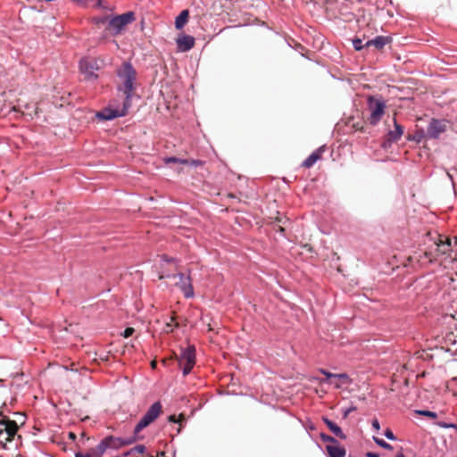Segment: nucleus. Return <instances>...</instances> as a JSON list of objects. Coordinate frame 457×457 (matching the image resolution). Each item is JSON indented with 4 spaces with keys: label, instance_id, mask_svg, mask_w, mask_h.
Wrapping results in <instances>:
<instances>
[{
    "label": "nucleus",
    "instance_id": "nucleus-32",
    "mask_svg": "<svg viewBox=\"0 0 457 457\" xmlns=\"http://www.w3.org/2000/svg\"><path fill=\"white\" fill-rule=\"evenodd\" d=\"M385 436L386 438L390 439V440H395V436L393 433V431L389 428H387L386 431H385Z\"/></svg>",
    "mask_w": 457,
    "mask_h": 457
},
{
    "label": "nucleus",
    "instance_id": "nucleus-51",
    "mask_svg": "<svg viewBox=\"0 0 457 457\" xmlns=\"http://www.w3.org/2000/svg\"><path fill=\"white\" fill-rule=\"evenodd\" d=\"M2 320V319L0 318V320Z\"/></svg>",
    "mask_w": 457,
    "mask_h": 457
},
{
    "label": "nucleus",
    "instance_id": "nucleus-17",
    "mask_svg": "<svg viewBox=\"0 0 457 457\" xmlns=\"http://www.w3.org/2000/svg\"><path fill=\"white\" fill-rule=\"evenodd\" d=\"M326 450L329 457H345V449L339 446V443L337 445H328Z\"/></svg>",
    "mask_w": 457,
    "mask_h": 457
},
{
    "label": "nucleus",
    "instance_id": "nucleus-37",
    "mask_svg": "<svg viewBox=\"0 0 457 457\" xmlns=\"http://www.w3.org/2000/svg\"><path fill=\"white\" fill-rule=\"evenodd\" d=\"M438 425L442 428H456L455 425L453 424H448V423H445V422H441V423H438Z\"/></svg>",
    "mask_w": 457,
    "mask_h": 457
},
{
    "label": "nucleus",
    "instance_id": "nucleus-16",
    "mask_svg": "<svg viewBox=\"0 0 457 457\" xmlns=\"http://www.w3.org/2000/svg\"><path fill=\"white\" fill-rule=\"evenodd\" d=\"M389 42H390L389 37L378 36V37H376L374 39L366 41L365 46H366V47L375 46L378 50H381Z\"/></svg>",
    "mask_w": 457,
    "mask_h": 457
},
{
    "label": "nucleus",
    "instance_id": "nucleus-4",
    "mask_svg": "<svg viewBox=\"0 0 457 457\" xmlns=\"http://www.w3.org/2000/svg\"><path fill=\"white\" fill-rule=\"evenodd\" d=\"M162 404L160 402H155L153 403L146 413L141 418L138 423L136 425L134 432L135 434H138L141 430L149 426L152 422H154L162 413Z\"/></svg>",
    "mask_w": 457,
    "mask_h": 457
},
{
    "label": "nucleus",
    "instance_id": "nucleus-35",
    "mask_svg": "<svg viewBox=\"0 0 457 457\" xmlns=\"http://www.w3.org/2000/svg\"><path fill=\"white\" fill-rule=\"evenodd\" d=\"M320 373H322L323 375H325L327 377V378H336V374H333V373H330L325 370H320Z\"/></svg>",
    "mask_w": 457,
    "mask_h": 457
},
{
    "label": "nucleus",
    "instance_id": "nucleus-30",
    "mask_svg": "<svg viewBox=\"0 0 457 457\" xmlns=\"http://www.w3.org/2000/svg\"><path fill=\"white\" fill-rule=\"evenodd\" d=\"M134 451L137 453L144 455L145 453L146 448L145 446L139 445L135 446Z\"/></svg>",
    "mask_w": 457,
    "mask_h": 457
},
{
    "label": "nucleus",
    "instance_id": "nucleus-38",
    "mask_svg": "<svg viewBox=\"0 0 457 457\" xmlns=\"http://www.w3.org/2000/svg\"><path fill=\"white\" fill-rule=\"evenodd\" d=\"M356 408L355 407H350L348 408L345 413H344V417L346 418L352 411H355Z\"/></svg>",
    "mask_w": 457,
    "mask_h": 457
},
{
    "label": "nucleus",
    "instance_id": "nucleus-46",
    "mask_svg": "<svg viewBox=\"0 0 457 457\" xmlns=\"http://www.w3.org/2000/svg\"><path fill=\"white\" fill-rule=\"evenodd\" d=\"M277 230L279 231V232H283L284 231V228L281 227V226H278Z\"/></svg>",
    "mask_w": 457,
    "mask_h": 457
},
{
    "label": "nucleus",
    "instance_id": "nucleus-6",
    "mask_svg": "<svg viewBox=\"0 0 457 457\" xmlns=\"http://www.w3.org/2000/svg\"><path fill=\"white\" fill-rule=\"evenodd\" d=\"M102 61L95 58L87 57L79 62L80 72L84 75L85 79H94L97 78V71L101 68Z\"/></svg>",
    "mask_w": 457,
    "mask_h": 457
},
{
    "label": "nucleus",
    "instance_id": "nucleus-50",
    "mask_svg": "<svg viewBox=\"0 0 457 457\" xmlns=\"http://www.w3.org/2000/svg\"><path fill=\"white\" fill-rule=\"evenodd\" d=\"M455 243L457 244V237H455Z\"/></svg>",
    "mask_w": 457,
    "mask_h": 457
},
{
    "label": "nucleus",
    "instance_id": "nucleus-24",
    "mask_svg": "<svg viewBox=\"0 0 457 457\" xmlns=\"http://www.w3.org/2000/svg\"><path fill=\"white\" fill-rule=\"evenodd\" d=\"M320 438L324 443H330V445H337L338 444V441L335 439L333 436H328L327 434L321 433Z\"/></svg>",
    "mask_w": 457,
    "mask_h": 457
},
{
    "label": "nucleus",
    "instance_id": "nucleus-42",
    "mask_svg": "<svg viewBox=\"0 0 457 457\" xmlns=\"http://www.w3.org/2000/svg\"><path fill=\"white\" fill-rule=\"evenodd\" d=\"M145 457H166V456H165L164 452H160V453H157V455H156V456L147 455V456H145Z\"/></svg>",
    "mask_w": 457,
    "mask_h": 457
},
{
    "label": "nucleus",
    "instance_id": "nucleus-11",
    "mask_svg": "<svg viewBox=\"0 0 457 457\" xmlns=\"http://www.w3.org/2000/svg\"><path fill=\"white\" fill-rule=\"evenodd\" d=\"M424 259H428V262L431 263L436 260V257L433 254V253H431V252H428V251H425L422 253L415 252L414 254L410 255L407 258L406 262H404L403 264H404V266L414 265V264H418L419 266H421L423 264Z\"/></svg>",
    "mask_w": 457,
    "mask_h": 457
},
{
    "label": "nucleus",
    "instance_id": "nucleus-39",
    "mask_svg": "<svg viewBox=\"0 0 457 457\" xmlns=\"http://www.w3.org/2000/svg\"><path fill=\"white\" fill-rule=\"evenodd\" d=\"M168 420L170 422L177 423V416L176 415H170L168 418Z\"/></svg>",
    "mask_w": 457,
    "mask_h": 457
},
{
    "label": "nucleus",
    "instance_id": "nucleus-23",
    "mask_svg": "<svg viewBox=\"0 0 457 457\" xmlns=\"http://www.w3.org/2000/svg\"><path fill=\"white\" fill-rule=\"evenodd\" d=\"M164 162H165V163H170V162L181 163V164L191 163V164H194V165H197L199 163L198 161H194V160L188 161L187 159H179V158H177V157H168V158H165Z\"/></svg>",
    "mask_w": 457,
    "mask_h": 457
},
{
    "label": "nucleus",
    "instance_id": "nucleus-7",
    "mask_svg": "<svg viewBox=\"0 0 457 457\" xmlns=\"http://www.w3.org/2000/svg\"><path fill=\"white\" fill-rule=\"evenodd\" d=\"M385 104L373 96L368 98V109L370 112L368 121L371 125H376L385 113Z\"/></svg>",
    "mask_w": 457,
    "mask_h": 457
},
{
    "label": "nucleus",
    "instance_id": "nucleus-9",
    "mask_svg": "<svg viewBox=\"0 0 457 457\" xmlns=\"http://www.w3.org/2000/svg\"><path fill=\"white\" fill-rule=\"evenodd\" d=\"M136 21V14L129 11L125 13L116 15V35L125 32L127 27Z\"/></svg>",
    "mask_w": 457,
    "mask_h": 457
},
{
    "label": "nucleus",
    "instance_id": "nucleus-28",
    "mask_svg": "<svg viewBox=\"0 0 457 457\" xmlns=\"http://www.w3.org/2000/svg\"><path fill=\"white\" fill-rule=\"evenodd\" d=\"M352 128L355 131H363L364 130V122L363 121H356L352 124Z\"/></svg>",
    "mask_w": 457,
    "mask_h": 457
},
{
    "label": "nucleus",
    "instance_id": "nucleus-14",
    "mask_svg": "<svg viewBox=\"0 0 457 457\" xmlns=\"http://www.w3.org/2000/svg\"><path fill=\"white\" fill-rule=\"evenodd\" d=\"M177 45L180 51H189L195 46V38L192 36L184 35L177 39Z\"/></svg>",
    "mask_w": 457,
    "mask_h": 457
},
{
    "label": "nucleus",
    "instance_id": "nucleus-25",
    "mask_svg": "<svg viewBox=\"0 0 457 457\" xmlns=\"http://www.w3.org/2000/svg\"><path fill=\"white\" fill-rule=\"evenodd\" d=\"M374 441L376 442L377 445H378L379 446H381L384 449H386V450L393 449L392 445H389L388 443H386V441H384L383 439H380L378 437H374Z\"/></svg>",
    "mask_w": 457,
    "mask_h": 457
},
{
    "label": "nucleus",
    "instance_id": "nucleus-49",
    "mask_svg": "<svg viewBox=\"0 0 457 457\" xmlns=\"http://www.w3.org/2000/svg\"><path fill=\"white\" fill-rule=\"evenodd\" d=\"M397 457H404V456H403V454H400V455H398Z\"/></svg>",
    "mask_w": 457,
    "mask_h": 457
},
{
    "label": "nucleus",
    "instance_id": "nucleus-41",
    "mask_svg": "<svg viewBox=\"0 0 457 457\" xmlns=\"http://www.w3.org/2000/svg\"><path fill=\"white\" fill-rule=\"evenodd\" d=\"M367 457H379L378 453L369 452L366 454Z\"/></svg>",
    "mask_w": 457,
    "mask_h": 457
},
{
    "label": "nucleus",
    "instance_id": "nucleus-1",
    "mask_svg": "<svg viewBox=\"0 0 457 457\" xmlns=\"http://www.w3.org/2000/svg\"><path fill=\"white\" fill-rule=\"evenodd\" d=\"M120 83L118 88V97L122 101V106L116 105V118L129 113L134 99H137L136 93L137 72L129 62H125L118 71Z\"/></svg>",
    "mask_w": 457,
    "mask_h": 457
},
{
    "label": "nucleus",
    "instance_id": "nucleus-18",
    "mask_svg": "<svg viewBox=\"0 0 457 457\" xmlns=\"http://www.w3.org/2000/svg\"><path fill=\"white\" fill-rule=\"evenodd\" d=\"M323 422L327 425L329 430L341 439H345L346 436L343 433L342 429L332 420L328 418H322Z\"/></svg>",
    "mask_w": 457,
    "mask_h": 457
},
{
    "label": "nucleus",
    "instance_id": "nucleus-26",
    "mask_svg": "<svg viewBox=\"0 0 457 457\" xmlns=\"http://www.w3.org/2000/svg\"><path fill=\"white\" fill-rule=\"evenodd\" d=\"M417 413L420 414V415H423V416L428 417L430 419H436L437 418V413H436L434 411H417Z\"/></svg>",
    "mask_w": 457,
    "mask_h": 457
},
{
    "label": "nucleus",
    "instance_id": "nucleus-44",
    "mask_svg": "<svg viewBox=\"0 0 457 457\" xmlns=\"http://www.w3.org/2000/svg\"><path fill=\"white\" fill-rule=\"evenodd\" d=\"M162 259L163 261H165V262H170V261H171V259H169L166 255H162Z\"/></svg>",
    "mask_w": 457,
    "mask_h": 457
},
{
    "label": "nucleus",
    "instance_id": "nucleus-40",
    "mask_svg": "<svg viewBox=\"0 0 457 457\" xmlns=\"http://www.w3.org/2000/svg\"><path fill=\"white\" fill-rule=\"evenodd\" d=\"M96 7H103L104 8V0H97L96 4Z\"/></svg>",
    "mask_w": 457,
    "mask_h": 457
},
{
    "label": "nucleus",
    "instance_id": "nucleus-15",
    "mask_svg": "<svg viewBox=\"0 0 457 457\" xmlns=\"http://www.w3.org/2000/svg\"><path fill=\"white\" fill-rule=\"evenodd\" d=\"M323 152L324 146H320V148H318L306 160L303 162L302 167L306 169L312 167L317 161L321 159Z\"/></svg>",
    "mask_w": 457,
    "mask_h": 457
},
{
    "label": "nucleus",
    "instance_id": "nucleus-3",
    "mask_svg": "<svg viewBox=\"0 0 457 457\" xmlns=\"http://www.w3.org/2000/svg\"><path fill=\"white\" fill-rule=\"evenodd\" d=\"M180 368H182L183 375L187 376L195 364V348L194 345H188L181 349V353L177 357Z\"/></svg>",
    "mask_w": 457,
    "mask_h": 457
},
{
    "label": "nucleus",
    "instance_id": "nucleus-10",
    "mask_svg": "<svg viewBox=\"0 0 457 457\" xmlns=\"http://www.w3.org/2000/svg\"><path fill=\"white\" fill-rule=\"evenodd\" d=\"M447 121L445 120L433 119L427 129V137L429 138H437L446 130Z\"/></svg>",
    "mask_w": 457,
    "mask_h": 457
},
{
    "label": "nucleus",
    "instance_id": "nucleus-43",
    "mask_svg": "<svg viewBox=\"0 0 457 457\" xmlns=\"http://www.w3.org/2000/svg\"><path fill=\"white\" fill-rule=\"evenodd\" d=\"M69 437L71 438V439H75L76 438V435L73 432H70L69 433Z\"/></svg>",
    "mask_w": 457,
    "mask_h": 457
},
{
    "label": "nucleus",
    "instance_id": "nucleus-13",
    "mask_svg": "<svg viewBox=\"0 0 457 457\" xmlns=\"http://www.w3.org/2000/svg\"><path fill=\"white\" fill-rule=\"evenodd\" d=\"M437 246L436 251L440 254H446L451 251V239L442 235L437 236V239L435 241Z\"/></svg>",
    "mask_w": 457,
    "mask_h": 457
},
{
    "label": "nucleus",
    "instance_id": "nucleus-36",
    "mask_svg": "<svg viewBox=\"0 0 457 457\" xmlns=\"http://www.w3.org/2000/svg\"><path fill=\"white\" fill-rule=\"evenodd\" d=\"M186 420L185 415L183 413H180L179 416H177V423H179L180 426L182 422H184Z\"/></svg>",
    "mask_w": 457,
    "mask_h": 457
},
{
    "label": "nucleus",
    "instance_id": "nucleus-12",
    "mask_svg": "<svg viewBox=\"0 0 457 457\" xmlns=\"http://www.w3.org/2000/svg\"><path fill=\"white\" fill-rule=\"evenodd\" d=\"M394 125L395 129L388 131L386 137L382 145L385 148L390 146L392 143L397 142L403 134V128L397 123L395 118H394Z\"/></svg>",
    "mask_w": 457,
    "mask_h": 457
},
{
    "label": "nucleus",
    "instance_id": "nucleus-2",
    "mask_svg": "<svg viewBox=\"0 0 457 457\" xmlns=\"http://www.w3.org/2000/svg\"><path fill=\"white\" fill-rule=\"evenodd\" d=\"M114 450V437L108 436L104 437L99 445L87 453L78 452L75 457H106L111 456Z\"/></svg>",
    "mask_w": 457,
    "mask_h": 457
},
{
    "label": "nucleus",
    "instance_id": "nucleus-8",
    "mask_svg": "<svg viewBox=\"0 0 457 457\" xmlns=\"http://www.w3.org/2000/svg\"><path fill=\"white\" fill-rule=\"evenodd\" d=\"M110 14L105 16L93 18V21L98 27L108 23V26L104 29V39H107L114 35V16L112 15V10H110Z\"/></svg>",
    "mask_w": 457,
    "mask_h": 457
},
{
    "label": "nucleus",
    "instance_id": "nucleus-27",
    "mask_svg": "<svg viewBox=\"0 0 457 457\" xmlns=\"http://www.w3.org/2000/svg\"><path fill=\"white\" fill-rule=\"evenodd\" d=\"M353 45L355 50L360 51L363 47H366L365 44H362V40L360 38H355L353 40Z\"/></svg>",
    "mask_w": 457,
    "mask_h": 457
},
{
    "label": "nucleus",
    "instance_id": "nucleus-5",
    "mask_svg": "<svg viewBox=\"0 0 457 457\" xmlns=\"http://www.w3.org/2000/svg\"><path fill=\"white\" fill-rule=\"evenodd\" d=\"M18 431V425L16 421L11 420L8 418H4L0 420V445L5 446L8 442H11Z\"/></svg>",
    "mask_w": 457,
    "mask_h": 457
},
{
    "label": "nucleus",
    "instance_id": "nucleus-19",
    "mask_svg": "<svg viewBox=\"0 0 457 457\" xmlns=\"http://www.w3.org/2000/svg\"><path fill=\"white\" fill-rule=\"evenodd\" d=\"M342 6L339 9V14L341 18L345 21H351L353 19H354L355 15L353 11L348 10L349 9V3L344 2L341 3Z\"/></svg>",
    "mask_w": 457,
    "mask_h": 457
},
{
    "label": "nucleus",
    "instance_id": "nucleus-29",
    "mask_svg": "<svg viewBox=\"0 0 457 457\" xmlns=\"http://www.w3.org/2000/svg\"><path fill=\"white\" fill-rule=\"evenodd\" d=\"M135 332V329L133 328H127L120 335L124 338H128Z\"/></svg>",
    "mask_w": 457,
    "mask_h": 457
},
{
    "label": "nucleus",
    "instance_id": "nucleus-47",
    "mask_svg": "<svg viewBox=\"0 0 457 457\" xmlns=\"http://www.w3.org/2000/svg\"><path fill=\"white\" fill-rule=\"evenodd\" d=\"M414 139H416L418 142L420 141V135H417L416 137H414Z\"/></svg>",
    "mask_w": 457,
    "mask_h": 457
},
{
    "label": "nucleus",
    "instance_id": "nucleus-21",
    "mask_svg": "<svg viewBox=\"0 0 457 457\" xmlns=\"http://www.w3.org/2000/svg\"><path fill=\"white\" fill-rule=\"evenodd\" d=\"M189 12L188 10H183L175 20V28L181 29L188 21Z\"/></svg>",
    "mask_w": 457,
    "mask_h": 457
},
{
    "label": "nucleus",
    "instance_id": "nucleus-34",
    "mask_svg": "<svg viewBox=\"0 0 457 457\" xmlns=\"http://www.w3.org/2000/svg\"><path fill=\"white\" fill-rule=\"evenodd\" d=\"M372 427L373 428L376 430V431H378L380 429V425H379V422L377 419H374L372 420Z\"/></svg>",
    "mask_w": 457,
    "mask_h": 457
},
{
    "label": "nucleus",
    "instance_id": "nucleus-33",
    "mask_svg": "<svg viewBox=\"0 0 457 457\" xmlns=\"http://www.w3.org/2000/svg\"><path fill=\"white\" fill-rule=\"evenodd\" d=\"M336 378L342 379L344 382H347L349 380L348 375L345 373L336 374Z\"/></svg>",
    "mask_w": 457,
    "mask_h": 457
},
{
    "label": "nucleus",
    "instance_id": "nucleus-20",
    "mask_svg": "<svg viewBox=\"0 0 457 457\" xmlns=\"http://www.w3.org/2000/svg\"><path fill=\"white\" fill-rule=\"evenodd\" d=\"M178 276L179 277L180 282L182 284L180 287L183 290L185 296L187 298L192 297L194 295L193 287L191 284L187 283L186 281L188 280V278H185L183 273H179Z\"/></svg>",
    "mask_w": 457,
    "mask_h": 457
},
{
    "label": "nucleus",
    "instance_id": "nucleus-48",
    "mask_svg": "<svg viewBox=\"0 0 457 457\" xmlns=\"http://www.w3.org/2000/svg\"><path fill=\"white\" fill-rule=\"evenodd\" d=\"M37 107L35 108V111H34V115H37Z\"/></svg>",
    "mask_w": 457,
    "mask_h": 457
},
{
    "label": "nucleus",
    "instance_id": "nucleus-22",
    "mask_svg": "<svg viewBox=\"0 0 457 457\" xmlns=\"http://www.w3.org/2000/svg\"><path fill=\"white\" fill-rule=\"evenodd\" d=\"M96 117L99 120H109L114 118V109L105 108L96 112Z\"/></svg>",
    "mask_w": 457,
    "mask_h": 457
},
{
    "label": "nucleus",
    "instance_id": "nucleus-45",
    "mask_svg": "<svg viewBox=\"0 0 457 457\" xmlns=\"http://www.w3.org/2000/svg\"><path fill=\"white\" fill-rule=\"evenodd\" d=\"M156 365H157V363H156V361H151V367H152L153 369H154V368L156 367Z\"/></svg>",
    "mask_w": 457,
    "mask_h": 457
},
{
    "label": "nucleus",
    "instance_id": "nucleus-31",
    "mask_svg": "<svg viewBox=\"0 0 457 457\" xmlns=\"http://www.w3.org/2000/svg\"><path fill=\"white\" fill-rule=\"evenodd\" d=\"M174 320H175V317L173 316V317L170 318V321L166 323V325H165V331H166V333H170V332L172 331V324L171 323Z\"/></svg>",
    "mask_w": 457,
    "mask_h": 457
}]
</instances>
